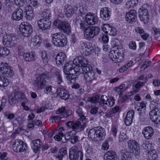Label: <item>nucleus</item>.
I'll list each match as a JSON object with an SVG mask.
<instances>
[{"mask_svg":"<svg viewBox=\"0 0 160 160\" xmlns=\"http://www.w3.org/2000/svg\"><path fill=\"white\" fill-rule=\"evenodd\" d=\"M105 135V130L102 128L99 127L91 129L88 133V137L94 141L103 140Z\"/></svg>","mask_w":160,"mask_h":160,"instance_id":"1","label":"nucleus"},{"mask_svg":"<svg viewBox=\"0 0 160 160\" xmlns=\"http://www.w3.org/2000/svg\"><path fill=\"white\" fill-rule=\"evenodd\" d=\"M124 49L119 46L114 47L110 51L108 56L114 62L118 63L122 61L124 55Z\"/></svg>","mask_w":160,"mask_h":160,"instance_id":"2","label":"nucleus"},{"mask_svg":"<svg viewBox=\"0 0 160 160\" xmlns=\"http://www.w3.org/2000/svg\"><path fill=\"white\" fill-rule=\"evenodd\" d=\"M49 74L45 72L40 74L34 80L32 84L37 90H41L45 87L47 85L46 79L48 77Z\"/></svg>","mask_w":160,"mask_h":160,"instance_id":"3","label":"nucleus"},{"mask_svg":"<svg viewBox=\"0 0 160 160\" xmlns=\"http://www.w3.org/2000/svg\"><path fill=\"white\" fill-rule=\"evenodd\" d=\"M52 42L55 46L58 47L65 46L67 42V39L64 35L61 33H56L52 35Z\"/></svg>","mask_w":160,"mask_h":160,"instance_id":"4","label":"nucleus"},{"mask_svg":"<svg viewBox=\"0 0 160 160\" xmlns=\"http://www.w3.org/2000/svg\"><path fill=\"white\" fill-rule=\"evenodd\" d=\"M79 47L82 54L86 56L92 54L94 51L92 44L91 43H89L88 44L85 42H81Z\"/></svg>","mask_w":160,"mask_h":160,"instance_id":"5","label":"nucleus"},{"mask_svg":"<svg viewBox=\"0 0 160 160\" xmlns=\"http://www.w3.org/2000/svg\"><path fill=\"white\" fill-rule=\"evenodd\" d=\"M100 29L98 27H88L84 31V36L87 40H91L98 34Z\"/></svg>","mask_w":160,"mask_h":160,"instance_id":"6","label":"nucleus"},{"mask_svg":"<svg viewBox=\"0 0 160 160\" xmlns=\"http://www.w3.org/2000/svg\"><path fill=\"white\" fill-rule=\"evenodd\" d=\"M12 147L16 152H23L27 149L26 144L21 140H16L13 142Z\"/></svg>","mask_w":160,"mask_h":160,"instance_id":"7","label":"nucleus"},{"mask_svg":"<svg viewBox=\"0 0 160 160\" xmlns=\"http://www.w3.org/2000/svg\"><path fill=\"white\" fill-rule=\"evenodd\" d=\"M24 96L23 93L19 91H16L10 96L9 97V101L10 104L13 105L18 102L20 101L23 99Z\"/></svg>","mask_w":160,"mask_h":160,"instance_id":"8","label":"nucleus"},{"mask_svg":"<svg viewBox=\"0 0 160 160\" xmlns=\"http://www.w3.org/2000/svg\"><path fill=\"white\" fill-rule=\"evenodd\" d=\"M0 72L5 77H11L13 75V70L7 63L1 62L0 64Z\"/></svg>","mask_w":160,"mask_h":160,"instance_id":"9","label":"nucleus"},{"mask_svg":"<svg viewBox=\"0 0 160 160\" xmlns=\"http://www.w3.org/2000/svg\"><path fill=\"white\" fill-rule=\"evenodd\" d=\"M128 148L130 152L135 155H138L140 153V149L137 143L133 140H131L128 142Z\"/></svg>","mask_w":160,"mask_h":160,"instance_id":"10","label":"nucleus"},{"mask_svg":"<svg viewBox=\"0 0 160 160\" xmlns=\"http://www.w3.org/2000/svg\"><path fill=\"white\" fill-rule=\"evenodd\" d=\"M74 22L77 25H80V28L83 31H85L88 27L86 20L82 16H77L75 18Z\"/></svg>","mask_w":160,"mask_h":160,"instance_id":"11","label":"nucleus"},{"mask_svg":"<svg viewBox=\"0 0 160 160\" xmlns=\"http://www.w3.org/2000/svg\"><path fill=\"white\" fill-rule=\"evenodd\" d=\"M88 70L84 73V77L85 80L87 83H91L93 80L96 79L95 73L92 70V68L90 67L88 68Z\"/></svg>","mask_w":160,"mask_h":160,"instance_id":"12","label":"nucleus"},{"mask_svg":"<svg viewBox=\"0 0 160 160\" xmlns=\"http://www.w3.org/2000/svg\"><path fill=\"white\" fill-rule=\"evenodd\" d=\"M19 30L22 34L25 37L30 36L32 32V29L30 25L22 24L20 26Z\"/></svg>","mask_w":160,"mask_h":160,"instance_id":"13","label":"nucleus"},{"mask_svg":"<svg viewBox=\"0 0 160 160\" xmlns=\"http://www.w3.org/2000/svg\"><path fill=\"white\" fill-rule=\"evenodd\" d=\"M138 13L139 16L141 21L144 23L148 22L149 20V14L148 10L144 8H139Z\"/></svg>","mask_w":160,"mask_h":160,"instance_id":"14","label":"nucleus"},{"mask_svg":"<svg viewBox=\"0 0 160 160\" xmlns=\"http://www.w3.org/2000/svg\"><path fill=\"white\" fill-rule=\"evenodd\" d=\"M81 125V122L78 121L75 122L69 121L67 123L68 127L72 128L73 129V130L75 131L76 132L82 130L83 128Z\"/></svg>","mask_w":160,"mask_h":160,"instance_id":"15","label":"nucleus"},{"mask_svg":"<svg viewBox=\"0 0 160 160\" xmlns=\"http://www.w3.org/2000/svg\"><path fill=\"white\" fill-rule=\"evenodd\" d=\"M85 20L88 25H93L98 22V18L93 13L88 12L86 15Z\"/></svg>","mask_w":160,"mask_h":160,"instance_id":"16","label":"nucleus"},{"mask_svg":"<svg viewBox=\"0 0 160 160\" xmlns=\"http://www.w3.org/2000/svg\"><path fill=\"white\" fill-rule=\"evenodd\" d=\"M15 38L11 36L8 35L4 37L3 39V44L6 47H11L13 46L15 44Z\"/></svg>","mask_w":160,"mask_h":160,"instance_id":"17","label":"nucleus"},{"mask_svg":"<svg viewBox=\"0 0 160 160\" xmlns=\"http://www.w3.org/2000/svg\"><path fill=\"white\" fill-rule=\"evenodd\" d=\"M137 18L136 11L134 10L129 11L126 14V21L129 23L135 22Z\"/></svg>","mask_w":160,"mask_h":160,"instance_id":"18","label":"nucleus"},{"mask_svg":"<svg viewBox=\"0 0 160 160\" xmlns=\"http://www.w3.org/2000/svg\"><path fill=\"white\" fill-rule=\"evenodd\" d=\"M111 15V12L108 8L104 7L101 8L100 11L101 18L104 20H108Z\"/></svg>","mask_w":160,"mask_h":160,"instance_id":"19","label":"nucleus"},{"mask_svg":"<svg viewBox=\"0 0 160 160\" xmlns=\"http://www.w3.org/2000/svg\"><path fill=\"white\" fill-rule=\"evenodd\" d=\"M37 23L40 28L42 30L49 29L51 26V22L49 20H45L44 18L38 21Z\"/></svg>","mask_w":160,"mask_h":160,"instance_id":"20","label":"nucleus"},{"mask_svg":"<svg viewBox=\"0 0 160 160\" xmlns=\"http://www.w3.org/2000/svg\"><path fill=\"white\" fill-rule=\"evenodd\" d=\"M102 28L103 32L106 33H108L110 35L114 36L116 34V30L108 24L103 25Z\"/></svg>","mask_w":160,"mask_h":160,"instance_id":"21","label":"nucleus"},{"mask_svg":"<svg viewBox=\"0 0 160 160\" xmlns=\"http://www.w3.org/2000/svg\"><path fill=\"white\" fill-rule=\"evenodd\" d=\"M142 133L147 139H150L154 134V130L152 127H147L143 128Z\"/></svg>","mask_w":160,"mask_h":160,"instance_id":"22","label":"nucleus"},{"mask_svg":"<svg viewBox=\"0 0 160 160\" xmlns=\"http://www.w3.org/2000/svg\"><path fill=\"white\" fill-rule=\"evenodd\" d=\"M23 11L20 8L16 9L13 13L12 18L16 21H19L22 19L23 18Z\"/></svg>","mask_w":160,"mask_h":160,"instance_id":"23","label":"nucleus"},{"mask_svg":"<svg viewBox=\"0 0 160 160\" xmlns=\"http://www.w3.org/2000/svg\"><path fill=\"white\" fill-rule=\"evenodd\" d=\"M57 92L58 95L62 99L66 100L69 97L68 92L63 88H58L57 89Z\"/></svg>","mask_w":160,"mask_h":160,"instance_id":"24","label":"nucleus"},{"mask_svg":"<svg viewBox=\"0 0 160 160\" xmlns=\"http://www.w3.org/2000/svg\"><path fill=\"white\" fill-rule=\"evenodd\" d=\"M74 64L78 63L83 66H87L88 63V60L82 56H79L74 59L73 61Z\"/></svg>","mask_w":160,"mask_h":160,"instance_id":"25","label":"nucleus"},{"mask_svg":"<svg viewBox=\"0 0 160 160\" xmlns=\"http://www.w3.org/2000/svg\"><path fill=\"white\" fill-rule=\"evenodd\" d=\"M134 113V111L133 110H131L128 112L124 119L125 123L127 126H129L131 124Z\"/></svg>","mask_w":160,"mask_h":160,"instance_id":"26","label":"nucleus"},{"mask_svg":"<svg viewBox=\"0 0 160 160\" xmlns=\"http://www.w3.org/2000/svg\"><path fill=\"white\" fill-rule=\"evenodd\" d=\"M104 160H116L117 155L116 153L113 151H108L104 156Z\"/></svg>","mask_w":160,"mask_h":160,"instance_id":"27","label":"nucleus"},{"mask_svg":"<svg viewBox=\"0 0 160 160\" xmlns=\"http://www.w3.org/2000/svg\"><path fill=\"white\" fill-rule=\"evenodd\" d=\"M66 56L65 54L63 52H59L56 56V63L59 65L63 64L66 60Z\"/></svg>","mask_w":160,"mask_h":160,"instance_id":"28","label":"nucleus"},{"mask_svg":"<svg viewBox=\"0 0 160 160\" xmlns=\"http://www.w3.org/2000/svg\"><path fill=\"white\" fill-rule=\"evenodd\" d=\"M23 57L25 61L28 62L33 61L36 58L35 53L34 52L25 53Z\"/></svg>","mask_w":160,"mask_h":160,"instance_id":"29","label":"nucleus"},{"mask_svg":"<svg viewBox=\"0 0 160 160\" xmlns=\"http://www.w3.org/2000/svg\"><path fill=\"white\" fill-rule=\"evenodd\" d=\"M150 118L153 122L155 121L157 117L160 115V109L156 108H153L149 112Z\"/></svg>","mask_w":160,"mask_h":160,"instance_id":"30","label":"nucleus"},{"mask_svg":"<svg viewBox=\"0 0 160 160\" xmlns=\"http://www.w3.org/2000/svg\"><path fill=\"white\" fill-rule=\"evenodd\" d=\"M83 155L82 152L78 151L75 153L71 152L70 155H69L70 158L73 159L74 160H82Z\"/></svg>","mask_w":160,"mask_h":160,"instance_id":"31","label":"nucleus"},{"mask_svg":"<svg viewBox=\"0 0 160 160\" xmlns=\"http://www.w3.org/2000/svg\"><path fill=\"white\" fill-rule=\"evenodd\" d=\"M32 147L34 152H37L39 150L42 143L39 139H37L33 141L32 142Z\"/></svg>","mask_w":160,"mask_h":160,"instance_id":"32","label":"nucleus"},{"mask_svg":"<svg viewBox=\"0 0 160 160\" xmlns=\"http://www.w3.org/2000/svg\"><path fill=\"white\" fill-rule=\"evenodd\" d=\"M64 12L67 17H71L74 13V10L72 6L67 5L65 6Z\"/></svg>","mask_w":160,"mask_h":160,"instance_id":"33","label":"nucleus"},{"mask_svg":"<svg viewBox=\"0 0 160 160\" xmlns=\"http://www.w3.org/2000/svg\"><path fill=\"white\" fill-rule=\"evenodd\" d=\"M152 147L151 148V150H150L149 152V155H148V158L150 160H155L158 157V155L157 153V150L156 149V147L153 148Z\"/></svg>","mask_w":160,"mask_h":160,"instance_id":"34","label":"nucleus"},{"mask_svg":"<svg viewBox=\"0 0 160 160\" xmlns=\"http://www.w3.org/2000/svg\"><path fill=\"white\" fill-rule=\"evenodd\" d=\"M99 96L97 95L94 97H88L85 99V101L86 102H90L91 103V106L94 105L96 103L98 102Z\"/></svg>","mask_w":160,"mask_h":160,"instance_id":"35","label":"nucleus"},{"mask_svg":"<svg viewBox=\"0 0 160 160\" xmlns=\"http://www.w3.org/2000/svg\"><path fill=\"white\" fill-rule=\"evenodd\" d=\"M118 160H130L129 152L125 149L122 150L121 155L119 157Z\"/></svg>","mask_w":160,"mask_h":160,"instance_id":"36","label":"nucleus"},{"mask_svg":"<svg viewBox=\"0 0 160 160\" xmlns=\"http://www.w3.org/2000/svg\"><path fill=\"white\" fill-rule=\"evenodd\" d=\"M53 24L54 26L57 27L59 29L62 30L63 29L64 25H66L68 26V22H63L59 20H56L53 22Z\"/></svg>","mask_w":160,"mask_h":160,"instance_id":"37","label":"nucleus"},{"mask_svg":"<svg viewBox=\"0 0 160 160\" xmlns=\"http://www.w3.org/2000/svg\"><path fill=\"white\" fill-rule=\"evenodd\" d=\"M77 11L78 14L79 15L78 16H82L84 15L87 12V7L84 5L79 6L77 8Z\"/></svg>","mask_w":160,"mask_h":160,"instance_id":"38","label":"nucleus"},{"mask_svg":"<svg viewBox=\"0 0 160 160\" xmlns=\"http://www.w3.org/2000/svg\"><path fill=\"white\" fill-rule=\"evenodd\" d=\"M73 66L72 64L71 63H66L65 66L63 69V72L66 74L70 73V72H73L72 69Z\"/></svg>","mask_w":160,"mask_h":160,"instance_id":"39","label":"nucleus"},{"mask_svg":"<svg viewBox=\"0 0 160 160\" xmlns=\"http://www.w3.org/2000/svg\"><path fill=\"white\" fill-rule=\"evenodd\" d=\"M76 131L74 130L66 133L64 134V140H62V142L65 143L66 142L67 140H70L72 137L73 136L76 134Z\"/></svg>","mask_w":160,"mask_h":160,"instance_id":"40","label":"nucleus"},{"mask_svg":"<svg viewBox=\"0 0 160 160\" xmlns=\"http://www.w3.org/2000/svg\"><path fill=\"white\" fill-rule=\"evenodd\" d=\"M73 72H70L67 75L66 78L71 83H74L77 78V75L73 73Z\"/></svg>","mask_w":160,"mask_h":160,"instance_id":"41","label":"nucleus"},{"mask_svg":"<svg viewBox=\"0 0 160 160\" xmlns=\"http://www.w3.org/2000/svg\"><path fill=\"white\" fill-rule=\"evenodd\" d=\"M41 16L45 20H49L51 17V11L48 9L45 10L42 13Z\"/></svg>","mask_w":160,"mask_h":160,"instance_id":"42","label":"nucleus"},{"mask_svg":"<svg viewBox=\"0 0 160 160\" xmlns=\"http://www.w3.org/2000/svg\"><path fill=\"white\" fill-rule=\"evenodd\" d=\"M31 42L33 45L35 46H39L41 42L40 38L38 36H34L31 40Z\"/></svg>","mask_w":160,"mask_h":160,"instance_id":"43","label":"nucleus"},{"mask_svg":"<svg viewBox=\"0 0 160 160\" xmlns=\"http://www.w3.org/2000/svg\"><path fill=\"white\" fill-rule=\"evenodd\" d=\"M9 53V50L6 48L0 47V57H5Z\"/></svg>","mask_w":160,"mask_h":160,"instance_id":"44","label":"nucleus"},{"mask_svg":"<svg viewBox=\"0 0 160 160\" xmlns=\"http://www.w3.org/2000/svg\"><path fill=\"white\" fill-rule=\"evenodd\" d=\"M137 3V0H128L126 2L125 6L128 8H132Z\"/></svg>","mask_w":160,"mask_h":160,"instance_id":"45","label":"nucleus"},{"mask_svg":"<svg viewBox=\"0 0 160 160\" xmlns=\"http://www.w3.org/2000/svg\"><path fill=\"white\" fill-rule=\"evenodd\" d=\"M9 83L8 80L3 77L0 75V86L5 87L7 86Z\"/></svg>","mask_w":160,"mask_h":160,"instance_id":"46","label":"nucleus"},{"mask_svg":"<svg viewBox=\"0 0 160 160\" xmlns=\"http://www.w3.org/2000/svg\"><path fill=\"white\" fill-rule=\"evenodd\" d=\"M67 153V151L64 148H61L59 150L58 155L57 156L59 160H61L63 156Z\"/></svg>","mask_w":160,"mask_h":160,"instance_id":"47","label":"nucleus"},{"mask_svg":"<svg viewBox=\"0 0 160 160\" xmlns=\"http://www.w3.org/2000/svg\"><path fill=\"white\" fill-rule=\"evenodd\" d=\"M54 75L55 76L56 78V81L58 84H62L63 81L60 73L56 71L54 72Z\"/></svg>","mask_w":160,"mask_h":160,"instance_id":"48","label":"nucleus"},{"mask_svg":"<svg viewBox=\"0 0 160 160\" xmlns=\"http://www.w3.org/2000/svg\"><path fill=\"white\" fill-rule=\"evenodd\" d=\"M41 57L43 63L45 65H47L49 59L46 52L45 51L42 52Z\"/></svg>","mask_w":160,"mask_h":160,"instance_id":"49","label":"nucleus"},{"mask_svg":"<svg viewBox=\"0 0 160 160\" xmlns=\"http://www.w3.org/2000/svg\"><path fill=\"white\" fill-rule=\"evenodd\" d=\"M108 99L107 96L105 95H102L101 96L100 101H98V103H100L99 105L102 106V104L104 105L107 104V100Z\"/></svg>","mask_w":160,"mask_h":160,"instance_id":"50","label":"nucleus"},{"mask_svg":"<svg viewBox=\"0 0 160 160\" xmlns=\"http://www.w3.org/2000/svg\"><path fill=\"white\" fill-rule=\"evenodd\" d=\"M137 107L142 108V113H145L146 109V104L144 102H138L137 104Z\"/></svg>","mask_w":160,"mask_h":160,"instance_id":"51","label":"nucleus"},{"mask_svg":"<svg viewBox=\"0 0 160 160\" xmlns=\"http://www.w3.org/2000/svg\"><path fill=\"white\" fill-rule=\"evenodd\" d=\"M26 14L34 15L33 9L32 7L30 6H27L25 8Z\"/></svg>","mask_w":160,"mask_h":160,"instance_id":"52","label":"nucleus"},{"mask_svg":"<svg viewBox=\"0 0 160 160\" xmlns=\"http://www.w3.org/2000/svg\"><path fill=\"white\" fill-rule=\"evenodd\" d=\"M142 147L143 148V149L146 150H148V148H150V150H151V148L153 147V148L155 147V145L154 144H149L148 143L145 142L143 143V144L142 145Z\"/></svg>","mask_w":160,"mask_h":160,"instance_id":"53","label":"nucleus"},{"mask_svg":"<svg viewBox=\"0 0 160 160\" xmlns=\"http://www.w3.org/2000/svg\"><path fill=\"white\" fill-rule=\"evenodd\" d=\"M63 137H64V134L62 132H60L57 135H55L54 138L56 140L58 141H61L62 142V141L63 140H62V138Z\"/></svg>","mask_w":160,"mask_h":160,"instance_id":"54","label":"nucleus"},{"mask_svg":"<svg viewBox=\"0 0 160 160\" xmlns=\"http://www.w3.org/2000/svg\"><path fill=\"white\" fill-rule=\"evenodd\" d=\"M89 67V66H81L80 65L79 67V73H82L84 74L86 71H87V70H88V68Z\"/></svg>","mask_w":160,"mask_h":160,"instance_id":"55","label":"nucleus"},{"mask_svg":"<svg viewBox=\"0 0 160 160\" xmlns=\"http://www.w3.org/2000/svg\"><path fill=\"white\" fill-rule=\"evenodd\" d=\"M68 26L67 27L66 25H64L63 29H62V30L63 32L67 34H69L71 32V27L69 24L68 23Z\"/></svg>","mask_w":160,"mask_h":160,"instance_id":"56","label":"nucleus"},{"mask_svg":"<svg viewBox=\"0 0 160 160\" xmlns=\"http://www.w3.org/2000/svg\"><path fill=\"white\" fill-rule=\"evenodd\" d=\"M24 51L22 45H19L18 47V52L19 55L21 56L23 55V56L25 54L24 53Z\"/></svg>","mask_w":160,"mask_h":160,"instance_id":"57","label":"nucleus"},{"mask_svg":"<svg viewBox=\"0 0 160 160\" xmlns=\"http://www.w3.org/2000/svg\"><path fill=\"white\" fill-rule=\"evenodd\" d=\"M79 138L76 135V134L73 135L70 140V142L72 144H74L79 141Z\"/></svg>","mask_w":160,"mask_h":160,"instance_id":"58","label":"nucleus"},{"mask_svg":"<svg viewBox=\"0 0 160 160\" xmlns=\"http://www.w3.org/2000/svg\"><path fill=\"white\" fill-rule=\"evenodd\" d=\"M77 113L79 115L80 118L81 120H83L85 119L84 116L82 114V112L81 109L78 108L77 111Z\"/></svg>","mask_w":160,"mask_h":160,"instance_id":"59","label":"nucleus"},{"mask_svg":"<svg viewBox=\"0 0 160 160\" xmlns=\"http://www.w3.org/2000/svg\"><path fill=\"white\" fill-rule=\"evenodd\" d=\"M114 100H115L113 97H110V99H108L107 104H106V105H107L108 106H112L114 103Z\"/></svg>","mask_w":160,"mask_h":160,"instance_id":"60","label":"nucleus"},{"mask_svg":"<svg viewBox=\"0 0 160 160\" xmlns=\"http://www.w3.org/2000/svg\"><path fill=\"white\" fill-rule=\"evenodd\" d=\"M13 2L10 0L6 1V6L8 9H13Z\"/></svg>","mask_w":160,"mask_h":160,"instance_id":"61","label":"nucleus"},{"mask_svg":"<svg viewBox=\"0 0 160 160\" xmlns=\"http://www.w3.org/2000/svg\"><path fill=\"white\" fill-rule=\"evenodd\" d=\"M151 63V62L150 61H146L144 62V63L141 67V69L142 70H144L147 67H149Z\"/></svg>","mask_w":160,"mask_h":160,"instance_id":"62","label":"nucleus"},{"mask_svg":"<svg viewBox=\"0 0 160 160\" xmlns=\"http://www.w3.org/2000/svg\"><path fill=\"white\" fill-rule=\"evenodd\" d=\"M62 117L58 115L57 116H52L51 118V120H52V123L58 122L61 119Z\"/></svg>","mask_w":160,"mask_h":160,"instance_id":"63","label":"nucleus"},{"mask_svg":"<svg viewBox=\"0 0 160 160\" xmlns=\"http://www.w3.org/2000/svg\"><path fill=\"white\" fill-rule=\"evenodd\" d=\"M126 138V135L125 133L123 132H120L119 135V141L121 142L124 141Z\"/></svg>","mask_w":160,"mask_h":160,"instance_id":"64","label":"nucleus"}]
</instances>
